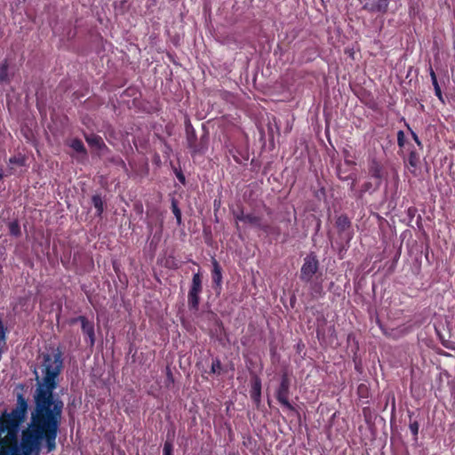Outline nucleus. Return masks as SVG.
Masks as SVG:
<instances>
[{"instance_id":"f257e3e1","label":"nucleus","mask_w":455,"mask_h":455,"mask_svg":"<svg viewBox=\"0 0 455 455\" xmlns=\"http://www.w3.org/2000/svg\"><path fill=\"white\" fill-rule=\"evenodd\" d=\"M40 369L43 377L39 379L36 376L30 423L22 431L20 443L18 436L27 416L28 400L19 394L16 406L0 415V455H39L43 443L48 452L56 449L64 409V403L53 393L63 369L61 351L58 348L44 354Z\"/></svg>"},{"instance_id":"f03ea898","label":"nucleus","mask_w":455,"mask_h":455,"mask_svg":"<svg viewBox=\"0 0 455 455\" xmlns=\"http://www.w3.org/2000/svg\"><path fill=\"white\" fill-rule=\"evenodd\" d=\"M186 140L187 147L190 149L192 156L196 155H204L208 149L209 136L204 133L197 141L196 130L188 121L186 124Z\"/></svg>"},{"instance_id":"7ed1b4c3","label":"nucleus","mask_w":455,"mask_h":455,"mask_svg":"<svg viewBox=\"0 0 455 455\" xmlns=\"http://www.w3.org/2000/svg\"><path fill=\"white\" fill-rule=\"evenodd\" d=\"M335 227L338 232L337 243L342 249L348 247L354 236L351 220L346 214H341L336 219Z\"/></svg>"},{"instance_id":"20e7f679","label":"nucleus","mask_w":455,"mask_h":455,"mask_svg":"<svg viewBox=\"0 0 455 455\" xmlns=\"http://www.w3.org/2000/svg\"><path fill=\"white\" fill-rule=\"evenodd\" d=\"M291 395V379L288 372L284 371L281 375L280 383L275 389V396L278 403L289 411H295L294 405L290 402Z\"/></svg>"},{"instance_id":"39448f33","label":"nucleus","mask_w":455,"mask_h":455,"mask_svg":"<svg viewBox=\"0 0 455 455\" xmlns=\"http://www.w3.org/2000/svg\"><path fill=\"white\" fill-rule=\"evenodd\" d=\"M318 269L319 261L316 255L314 252L307 254L300 268L299 279L304 283H310Z\"/></svg>"},{"instance_id":"423d86ee","label":"nucleus","mask_w":455,"mask_h":455,"mask_svg":"<svg viewBox=\"0 0 455 455\" xmlns=\"http://www.w3.org/2000/svg\"><path fill=\"white\" fill-rule=\"evenodd\" d=\"M78 322L81 323V331L83 335L84 336L85 342L90 347H93L96 342L95 327L93 321L89 320L88 317L84 315H79L77 317L72 318L69 323L75 324Z\"/></svg>"},{"instance_id":"0eeeda50","label":"nucleus","mask_w":455,"mask_h":455,"mask_svg":"<svg viewBox=\"0 0 455 455\" xmlns=\"http://www.w3.org/2000/svg\"><path fill=\"white\" fill-rule=\"evenodd\" d=\"M390 0H373L363 4V9L369 12L387 13L389 7Z\"/></svg>"},{"instance_id":"6e6552de","label":"nucleus","mask_w":455,"mask_h":455,"mask_svg":"<svg viewBox=\"0 0 455 455\" xmlns=\"http://www.w3.org/2000/svg\"><path fill=\"white\" fill-rule=\"evenodd\" d=\"M261 379L260 378L253 374L251 377V385L250 390V395L254 403V404L258 407L261 403Z\"/></svg>"},{"instance_id":"1a4fd4ad","label":"nucleus","mask_w":455,"mask_h":455,"mask_svg":"<svg viewBox=\"0 0 455 455\" xmlns=\"http://www.w3.org/2000/svg\"><path fill=\"white\" fill-rule=\"evenodd\" d=\"M212 280L215 291H220L222 287V268L215 258L212 259Z\"/></svg>"},{"instance_id":"9d476101","label":"nucleus","mask_w":455,"mask_h":455,"mask_svg":"<svg viewBox=\"0 0 455 455\" xmlns=\"http://www.w3.org/2000/svg\"><path fill=\"white\" fill-rule=\"evenodd\" d=\"M203 291V281L200 272L195 273L192 276V282L188 292L201 294Z\"/></svg>"},{"instance_id":"9b49d317","label":"nucleus","mask_w":455,"mask_h":455,"mask_svg":"<svg viewBox=\"0 0 455 455\" xmlns=\"http://www.w3.org/2000/svg\"><path fill=\"white\" fill-rule=\"evenodd\" d=\"M84 139L91 147H95L99 149L106 147L102 138L100 135L94 133L84 134Z\"/></svg>"},{"instance_id":"f8f14e48","label":"nucleus","mask_w":455,"mask_h":455,"mask_svg":"<svg viewBox=\"0 0 455 455\" xmlns=\"http://www.w3.org/2000/svg\"><path fill=\"white\" fill-rule=\"evenodd\" d=\"M369 172L372 178L377 180L378 182H381V179L383 176L382 166L378 161L373 160L371 163L369 167Z\"/></svg>"},{"instance_id":"ddd939ff","label":"nucleus","mask_w":455,"mask_h":455,"mask_svg":"<svg viewBox=\"0 0 455 455\" xmlns=\"http://www.w3.org/2000/svg\"><path fill=\"white\" fill-rule=\"evenodd\" d=\"M429 75H430V77H431L432 84L434 86L435 96L439 99L440 101L444 103L443 96L441 88L439 86L435 72L434 71V69L431 67V65L429 66Z\"/></svg>"},{"instance_id":"4468645a","label":"nucleus","mask_w":455,"mask_h":455,"mask_svg":"<svg viewBox=\"0 0 455 455\" xmlns=\"http://www.w3.org/2000/svg\"><path fill=\"white\" fill-rule=\"evenodd\" d=\"M92 203L96 209V215L101 217L105 210V202L103 201L100 195H94L92 197Z\"/></svg>"},{"instance_id":"2eb2a0df","label":"nucleus","mask_w":455,"mask_h":455,"mask_svg":"<svg viewBox=\"0 0 455 455\" xmlns=\"http://www.w3.org/2000/svg\"><path fill=\"white\" fill-rule=\"evenodd\" d=\"M419 154L415 149L411 150L409 153V156H408V164H409L410 168H412V170L411 169L410 171L413 174H415V172L419 166Z\"/></svg>"},{"instance_id":"dca6fc26","label":"nucleus","mask_w":455,"mask_h":455,"mask_svg":"<svg viewBox=\"0 0 455 455\" xmlns=\"http://www.w3.org/2000/svg\"><path fill=\"white\" fill-rule=\"evenodd\" d=\"M200 295L188 292V307L190 311L196 312L199 309Z\"/></svg>"},{"instance_id":"f3484780","label":"nucleus","mask_w":455,"mask_h":455,"mask_svg":"<svg viewBox=\"0 0 455 455\" xmlns=\"http://www.w3.org/2000/svg\"><path fill=\"white\" fill-rule=\"evenodd\" d=\"M310 291L313 298L317 299L323 296V288L319 282H310Z\"/></svg>"},{"instance_id":"a211bd4d","label":"nucleus","mask_w":455,"mask_h":455,"mask_svg":"<svg viewBox=\"0 0 455 455\" xmlns=\"http://www.w3.org/2000/svg\"><path fill=\"white\" fill-rule=\"evenodd\" d=\"M222 372H223V367H222L220 359L219 357L213 358L209 373L220 375Z\"/></svg>"},{"instance_id":"6ab92c4d","label":"nucleus","mask_w":455,"mask_h":455,"mask_svg":"<svg viewBox=\"0 0 455 455\" xmlns=\"http://www.w3.org/2000/svg\"><path fill=\"white\" fill-rule=\"evenodd\" d=\"M261 221L262 219L260 216L255 215L253 213H246L245 223H248L251 226L259 228Z\"/></svg>"},{"instance_id":"aec40b11","label":"nucleus","mask_w":455,"mask_h":455,"mask_svg":"<svg viewBox=\"0 0 455 455\" xmlns=\"http://www.w3.org/2000/svg\"><path fill=\"white\" fill-rule=\"evenodd\" d=\"M7 332L8 329L0 317V347L4 349L6 347Z\"/></svg>"},{"instance_id":"412c9836","label":"nucleus","mask_w":455,"mask_h":455,"mask_svg":"<svg viewBox=\"0 0 455 455\" xmlns=\"http://www.w3.org/2000/svg\"><path fill=\"white\" fill-rule=\"evenodd\" d=\"M8 229L11 235L19 237L21 235L20 227L17 220L8 224Z\"/></svg>"},{"instance_id":"4be33fe9","label":"nucleus","mask_w":455,"mask_h":455,"mask_svg":"<svg viewBox=\"0 0 455 455\" xmlns=\"http://www.w3.org/2000/svg\"><path fill=\"white\" fill-rule=\"evenodd\" d=\"M70 147L78 153L86 154L85 147L80 139H73L70 142Z\"/></svg>"},{"instance_id":"5701e85b","label":"nucleus","mask_w":455,"mask_h":455,"mask_svg":"<svg viewBox=\"0 0 455 455\" xmlns=\"http://www.w3.org/2000/svg\"><path fill=\"white\" fill-rule=\"evenodd\" d=\"M259 229L263 231L264 233L266 234H276V235H279L280 233V229L278 227H273L271 226L270 224H267V223H260L259 227Z\"/></svg>"},{"instance_id":"b1692460","label":"nucleus","mask_w":455,"mask_h":455,"mask_svg":"<svg viewBox=\"0 0 455 455\" xmlns=\"http://www.w3.org/2000/svg\"><path fill=\"white\" fill-rule=\"evenodd\" d=\"M9 82L8 78V63L4 60L0 63V83Z\"/></svg>"},{"instance_id":"393cba45","label":"nucleus","mask_w":455,"mask_h":455,"mask_svg":"<svg viewBox=\"0 0 455 455\" xmlns=\"http://www.w3.org/2000/svg\"><path fill=\"white\" fill-rule=\"evenodd\" d=\"M380 183L379 182H376L375 185H373L371 181H366L364 182L363 185H362V188H361V195L360 196H363V193H366V192H371V191H375L376 189L379 188Z\"/></svg>"},{"instance_id":"a878e982","label":"nucleus","mask_w":455,"mask_h":455,"mask_svg":"<svg viewBox=\"0 0 455 455\" xmlns=\"http://www.w3.org/2000/svg\"><path fill=\"white\" fill-rule=\"evenodd\" d=\"M172 213L174 214V216H175V218L177 220L178 225H180V223H181V211L179 208L178 202H177V200L175 198L172 199Z\"/></svg>"},{"instance_id":"bb28decb","label":"nucleus","mask_w":455,"mask_h":455,"mask_svg":"<svg viewBox=\"0 0 455 455\" xmlns=\"http://www.w3.org/2000/svg\"><path fill=\"white\" fill-rule=\"evenodd\" d=\"M337 175H338L339 179L341 180H348L351 179L353 180L352 184H351V189H354L355 180L354 178H352L350 174H347L341 168H338Z\"/></svg>"},{"instance_id":"cd10ccee","label":"nucleus","mask_w":455,"mask_h":455,"mask_svg":"<svg viewBox=\"0 0 455 455\" xmlns=\"http://www.w3.org/2000/svg\"><path fill=\"white\" fill-rule=\"evenodd\" d=\"M419 427V425L417 420L410 421L409 428L414 437V440H418Z\"/></svg>"},{"instance_id":"c85d7f7f","label":"nucleus","mask_w":455,"mask_h":455,"mask_svg":"<svg viewBox=\"0 0 455 455\" xmlns=\"http://www.w3.org/2000/svg\"><path fill=\"white\" fill-rule=\"evenodd\" d=\"M233 215L236 220V222L238 221H242V222H244L245 223V216H246V213H244L243 212V209L241 208L238 212H233ZM236 228H239V225L238 223H236Z\"/></svg>"},{"instance_id":"c756f323","label":"nucleus","mask_w":455,"mask_h":455,"mask_svg":"<svg viewBox=\"0 0 455 455\" xmlns=\"http://www.w3.org/2000/svg\"><path fill=\"white\" fill-rule=\"evenodd\" d=\"M173 446L169 441H166L164 444L163 455H172Z\"/></svg>"},{"instance_id":"7c9ffc66","label":"nucleus","mask_w":455,"mask_h":455,"mask_svg":"<svg viewBox=\"0 0 455 455\" xmlns=\"http://www.w3.org/2000/svg\"><path fill=\"white\" fill-rule=\"evenodd\" d=\"M405 125H406L407 129L411 132V137H412L413 140L416 142V144H417L419 147L422 148L421 140H419V136L417 135V133H416V132H414L411 130V128L410 127V125H409L407 123H405Z\"/></svg>"},{"instance_id":"2f4dec72","label":"nucleus","mask_w":455,"mask_h":455,"mask_svg":"<svg viewBox=\"0 0 455 455\" xmlns=\"http://www.w3.org/2000/svg\"><path fill=\"white\" fill-rule=\"evenodd\" d=\"M397 145L399 148H403L405 145V136L403 131H398L397 132Z\"/></svg>"},{"instance_id":"473e14b6","label":"nucleus","mask_w":455,"mask_h":455,"mask_svg":"<svg viewBox=\"0 0 455 455\" xmlns=\"http://www.w3.org/2000/svg\"><path fill=\"white\" fill-rule=\"evenodd\" d=\"M364 392H367V387L365 385L363 384H361L359 387H358V393L360 394L361 396H363V393Z\"/></svg>"},{"instance_id":"72a5a7b5","label":"nucleus","mask_w":455,"mask_h":455,"mask_svg":"<svg viewBox=\"0 0 455 455\" xmlns=\"http://www.w3.org/2000/svg\"><path fill=\"white\" fill-rule=\"evenodd\" d=\"M176 176H177V179L180 180V182H181L182 184H185L186 178H185L184 174L181 172H178L176 174Z\"/></svg>"},{"instance_id":"f704fd0d","label":"nucleus","mask_w":455,"mask_h":455,"mask_svg":"<svg viewBox=\"0 0 455 455\" xmlns=\"http://www.w3.org/2000/svg\"><path fill=\"white\" fill-rule=\"evenodd\" d=\"M113 268L116 274L120 271L119 264L116 261L113 262Z\"/></svg>"},{"instance_id":"c9c22d12","label":"nucleus","mask_w":455,"mask_h":455,"mask_svg":"<svg viewBox=\"0 0 455 455\" xmlns=\"http://www.w3.org/2000/svg\"><path fill=\"white\" fill-rule=\"evenodd\" d=\"M167 377L172 382H173L172 373L169 368H167Z\"/></svg>"},{"instance_id":"e433bc0d","label":"nucleus","mask_w":455,"mask_h":455,"mask_svg":"<svg viewBox=\"0 0 455 455\" xmlns=\"http://www.w3.org/2000/svg\"><path fill=\"white\" fill-rule=\"evenodd\" d=\"M320 226H321V223H320V221H319V222H318V224H317V230H319Z\"/></svg>"},{"instance_id":"4c0bfd02","label":"nucleus","mask_w":455,"mask_h":455,"mask_svg":"<svg viewBox=\"0 0 455 455\" xmlns=\"http://www.w3.org/2000/svg\"><path fill=\"white\" fill-rule=\"evenodd\" d=\"M316 334H317V337L319 338L320 337V331H317Z\"/></svg>"},{"instance_id":"58836bf2","label":"nucleus","mask_w":455,"mask_h":455,"mask_svg":"<svg viewBox=\"0 0 455 455\" xmlns=\"http://www.w3.org/2000/svg\"><path fill=\"white\" fill-rule=\"evenodd\" d=\"M267 213H270L269 208H267Z\"/></svg>"}]
</instances>
